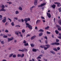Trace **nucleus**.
I'll return each mask as SVG.
<instances>
[{
	"mask_svg": "<svg viewBox=\"0 0 61 61\" xmlns=\"http://www.w3.org/2000/svg\"><path fill=\"white\" fill-rule=\"evenodd\" d=\"M26 23H27V22H25V24H26V25H28V27L30 29L32 30V29H33L32 26L31 25H29V24Z\"/></svg>",
	"mask_w": 61,
	"mask_h": 61,
	"instance_id": "nucleus-1",
	"label": "nucleus"
},
{
	"mask_svg": "<svg viewBox=\"0 0 61 61\" xmlns=\"http://www.w3.org/2000/svg\"><path fill=\"white\" fill-rule=\"evenodd\" d=\"M1 7L2 8L0 10V11H4L5 12V10L4 9H5V6L2 5V6Z\"/></svg>",
	"mask_w": 61,
	"mask_h": 61,
	"instance_id": "nucleus-2",
	"label": "nucleus"
},
{
	"mask_svg": "<svg viewBox=\"0 0 61 61\" xmlns=\"http://www.w3.org/2000/svg\"><path fill=\"white\" fill-rule=\"evenodd\" d=\"M24 56H25V55L24 54H22V55L21 54H18L17 55V57H20H20L21 58L23 57Z\"/></svg>",
	"mask_w": 61,
	"mask_h": 61,
	"instance_id": "nucleus-3",
	"label": "nucleus"
},
{
	"mask_svg": "<svg viewBox=\"0 0 61 61\" xmlns=\"http://www.w3.org/2000/svg\"><path fill=\"white\" fill-rule=\"evenodd\" d=\"M40 47H41V48H44V50H47L48 49L47 47H46L44 45L40 46Z\"/></svg>",
	"mask_w": 61,
	"mask_h": 61,
	"instance_id": "nucleus-4",
	"label": "nucleus"
},
{
	"mask_svg": "<svg viewBox=\"0 0 61 61\" xmlns=\"http://www.w3.org/2000/svg\"><path fill=\"white\" fill-rule=\"evenodd\" d=\"M31 19L30 18H26L24 20L25 21V22H27V21H30Z\"/></svg>",
	"mask_w": 61,
	"mask_h": 61,
	"instance_id": "nucleus-5",
	"label": "nucleus"
},
{
	"mask_svg": "<svg viewBox=\"0 0 61 61\" xmlns=\"http://www.w3.org/2000/svg\"><path fill=\"white\" fill-rule=\"evenodd\" d=\"M14 39V37H11V38H8V42H10V41H12V40Z\"/></svg>",
	"mask_w": 61,
	"mask_h": 61,
	"instance_id": "nucleus-6",
	"label": "nucleus"
},
{
	"mask_svg": "<svg viewBox=\"0 0 61 61\" xmlns=\"http://www.w3.org/2000/svg\"><path fill=\"white\" fill-rule=\"evenodd\" d=\"M6 17H4V19L2 20V22H3L4 23H5L6 22Z\"/></svg>",
	"mask_w": 61,
	"mask_h": 61,
	"instance_id": "nucleus-7",
	"label": "nucleus"
},
{
	"mask_svg": "<svg viewBox=\"0 0 61 61\" xmlns=\"http://www.w3.org/2000/svg\"><path fill=\"white\" fill-rule=\"evenodd\" d=\"M46 14H47V16L49 18H51V15L50 14L47 12L46 13Z\"/></svg>",
	"mask_w": 61,
	"mask_h": 61,
	"instance_id": "nucleus-8",
	"label": "nucleus"
},
{
	"mask_svg": "<svg viewBox=\"0 0 61 61\" xmlns=\"http://www.w3.org/2000/svg\"><path fill=\"white\" fill-rule=\"evenodd\" d=\"M36 35H34L32 36L30 38L31 40H33L36 38Z\"/></svg>",
	"mask_w": 61,
	"mask_h": 61,
	"instance_id": "nucleus-9",
	"label": "nucleus"
},
{
	"mask_svg": "<svg viewBox=\"0 0 61 61\" xmlns=\"http://www.w3.org/2000/svg\"><path fill=\"white\" fill-rule=\"evenodd\" d=\"M38 2L37 0H35L34 2V4L35 5H37V3Z\"/></svg>",
	"mask_w": 61,
	"mask_h": 61,
	"instance_id": "nucleus-10",
	"label": "nucleus"
},
{
	"mask_svg": "<svg viewBox=\"0 0 61 61\" xmlns=\"http://www.w3.org/2000/svg\"><path fill=\"white\" fill-rule=\"evenodd\" d=\"M57 7H60V6H61V5L60 4V3L59 2H58V3H57Z\"/></svg>",
	"mask_w": 61,
	"mask_h": 61,
	"instance_id": "nucleus-11",
	"label": "nucleus"
},
{
	"mask_svg": "<svg viewBox=\"0 0 61 61\" xmlns=\"http://www.w3.org/2000/svg\"><path fill=\"white\" fill-rule=\"evenodd\" d=\"M32 51L33 52H36L37 51V50L35 48H33L32 49Z\"/></svg>",
	"mask_w": 61,
	"mask_h": 61,
	"instance_id": "nucleus-12",
	"label": "nucleus"
},
{
	"mask_svg": "<svg viewBox=\"0 0 61 61\" xmlns=\"http://www.w3.org/2000/svg\"><path fill=\"white\" fill-rule=\"evenodd\" d=\"M46 5V3H43V4H41L40 6L41 7H42V6H43L44 5Z\"/></svg>",
	"mask_w": 61,
	"mask_h": 61,
	"instance_id": "nucleus-13",
	"label": "nucleus"
},
{
	"mask_svg": "<svg viewBox=\"0 0 61 61\" xmlns=\"http://www.w3.org/2000/svg\"><path fill=\"white\" fill-rule=\"evenodd\" d=\"M41 22V20H37L36 22V24H38V23H39L40 22Z\"/></svg>",
	"mask_w": 61,
	"mask_h": 61,
	"instance_id": "nucleus-14",
	"label": "nucleus"
},
{
	"mask_svg": "<svg viewBox=\"0 0 61 61\" xmlns=\"http://www.w3.org/2000/svg\"><path fill=\"white\" fill-rule=\"evenodd\" d=\"M55 32L56 34H57V35H58V33H59V32H58V30H56L55 31Z\"/></svg>",
	"mask_w": 61,
	"mask_h": 61,
	"instance_id": "nucleus-15",
	"label": "nucleus"
},
{
	"mask_svg": "<svg viewBox=\"0 0 61 61\" xmlns=\"http://www.w3.org/2000/svg\"><path fill=\"white\" fill-rule=\"evenodd\" d=\"M20 35V36H21V37H23V35L22 34H21V32H19Z\"/></svg>",
	"mask_w": 61,
	"mask_h": 61,
	"instance_id": "nucleus-16",
	"label": "nucleus"
},
{
	"mask_svg": "<svg viewBox=\"0 0 61 61\" xmlns=\"http://www.w3.org/2000/svg\"><path fill=\"white\" fill-rule=\"evenodd\" d=\"M43 35V33L42 32H41L39 34V36H41Z\"/></svg>",
	"mask_w": 61,
	"mask_h": 61,
	"instance_id": "nucleus-17",
	"label": "nucleus"
},
{
	"mask_svg": "<svg viewBox=\"0 0 61 61\" xmlns=\"http://www.w3.org/2000/svg\"><path fill=\"white\" fill-rule=\"evenodd\" d=\"M52 7L54 9V8L56 7V5L54 4H53L52 6Z\"/></svg>",
	"mask_w": 61,
	"mask_h": 61,
	"instance_id": "nucleus-18",
	"label": "nucleus"
},
{
	"mask_svg": "<svg viewBox=\"0 0 61 61\" xmlns=\"http://www.w3.org/2000/svg\"><path fill=\"white\" fill-rule=\"evenodd\" d=\"M58 22L61 26V20H60L58 21Z\"/></svg>",
	"mask_w": 61,
	"mask_h": 61,
	"instance_id": "nucleus-19",
	"label": "nucleus"
},
{
	"mask_svg": "<svg viewBox=\"0 0 61 61\" xmlns=\"http://www.w3.org/2000/svg\"><path fill=\"white\" fill-rule=\"evenodd\" d=\"M24 46H28L29 45L28 43H25L24 44Z\"/></svg>",
	"mask_w": 61,
	"mask_h": 61,
	"instance_id": "nucleus-20",
	"label": "nucleus"
},
{
	"mask_svg": "<svg viewBox=\"0 0 61 61\" xmlns=\"http://www.w3.org/2000/svg\"><path fill=\"white\" fill-rule=\"evenodd\" d=\"M49 28V26H47L45 28V29L46 30H48Z\"/></svg>",
	"mask_w": 61,
	"mask_h": 61,
	"instance_id": "nucleus-21",
	"label": "nucleus"
},
{
	"mask_svg": "<svg viewBox=\"0 0 61 61\" xmlns=\"http://www.w3.org/2000/svg\"><path fill=\"white\" fill-rule=\"evenodd\" d=\"M45 46H46L48 48H49V47H50V45H45Z\"/></svg>",
	"mask_w": 61,
	"mask_h": 61,
	"instance_id": "nucleus-22",
	"label": "nucleus"
},
{
	"mask_svg": "<svg viewBox=\"0 0 61 61\" xmlns=\"http://www.w3.org/2000/svg\"><path fill=\"white\" fill-rule=\"evenodd\" d=\"M19 51L22 52H24V50L23 49L22 50H19Z\"/></svg>",
	"mask_w": 61,
	"mask_h": 61,
	"instance_id": "nucleus-23",
	"label": "nucleus"
},
{
	"mask_svg": "<svg viewBox=\"0 0 61 61\" xmlns=\"http://www.w3.org/2000/svg\"><path fill=\"white\" fill-rule=\"evenodd\" d=\"M15 34L16 35H17L18 36V35H19V33H18V31H15Z\"/></svg>",
	"mask_w": 61,
	"mask_h": 61,
	"instance_id": "nucleus-24",
	"label": "nucleus"
},
{
	"mask_svg": "<svg viewBox=\"0 0 61 61\" xmlns=\"http://www.w3.org/2000/svg\"><path fill=\"white\" fill-rule=\"evenodd\" d=\"M44 31V30L42 29H40L39 30V32H43Z\"/></svg>",
	"mask_w": 61,
	"mask_h": 61,
	"instance_id": "nucleus-25",
	"label": "nucleus"
},
{
	"mask_svg": "<svg viewBox=\"0 0 61 61\" xmlns=\"http://www.w3.org/2000/svg\"><path fill=\"white\" fill-rule=\"evenodd\" d=\"M60 45V43L58 42H55V45Z\"/></svg>",
	"mask_w": 61,
	"mask_h": 61,
	"instance_id": "nucleus-26",
	"label": "nucleus"
},
{
	"mask_svg": "<svg viewBox=\"0 0 61 61\" xmlns=\"http://www.w3.org/2000/svg\"><path fill=\"white\" fill-rule=\"evenodd\" d=\"M15 14L17 15L18 14H19V12L18 11H16L15 12Z\"/></svg>",
	"mask_w": 61,
	"mask_h": 61,
	"instance_id": "nucleus-27",
	"label": "nucleus"
},
{
	"mask_svg": "<svg viewBox=\"0 0 61 61\" xmlns=\"http://www.w3.org/2000/svg\"><path fill=\"white\" fill-rule=\"evenodd\" d=\"M51 44V45H52V46H54V45H56V42H53V43H52Z\"/></svg>",
	"mask_w": 61,
	"mask_h": 61,
	"instance_id": "nucleus-28",
	"label": "nucleus"
},
{
	"mask_svg": "<svg viewBox=\"0 0 61 61\" xmlns=\"http://www.w3.org/2000/svg\"><path fill=\"white\" fill-rule=\"evenodd\" d=\"M25 30L24 29H23L22 30V33H24L25 32Z\"/></svg>",
	"mask_w": 61,
	"mask_h": 61,
	"instance_id": "nucleus-29",
	"label": "nucleus"
},
{
	"mask_svg": "<svg viewBox=\"0 0 61 61\" xmlns=\"http://www.w3.org/2000/svg\"><path fill=\"white\" fill-rule=\"evenodd\" d=\"M23 43L24 44H26L27 43V41H26L25 40H24Z\"/></svg>",
	"mask_w": 61,
	"mask_h": 61,
	"instance_id": "nucleus-30",
	"label": "nucleus"
},
{
	"mask_svg": "<svg viewBox=\"0 0 61 61\" xmlns=\"http://www.w3.org/2000/svg\"><path fill=\"white\" fill-rule=\"evenodd\" d=\"M30 46L32 47H34V45L33 44H30Z\"/></svg>",
	"mask_w": 61,
	"mask_h": 61,
	"instance_id": "nucleus-31",
	"label": "nucleus"
},
{
	"mask_svg": "<svg viewBox=\"0 0 61 61\" xmlns=\"http://www.w3.org/2000/svg\"><path fill=\"white\" fill-rule=\"evenodd\" d=\"M50 52H51V53H52V54H55V53L53 51H51Z\"/></svg>",
	"mask_w": 61,
	"mask_h": 61,
	"instance_id": "nucleus-32",
	"label": "nucleus"
},
{
	"mask_svg": "<svg viewBox=\"0 0 61 61\" xmlns=\"http://www.w3.org/2000/svg\"><path fill=\"white\" fill-rule=\"evenodd\" d=\"M56 26L57 28H58V27H60V26H59V25H56Z\"/></svg>",
	"mask_w": 61,
	"mask_h": 61,
	"instance_id": "nucleus-33",
	"label": "nucleus"
},
{
	"mask_svg": "<svg viewBox=\"0 0 61 61\" xmlns=\"http://www.w3.org/2000/svg\"><path fill=\"white\" fill-rule=\"evenodd\" d=\"M11 25L12 26H14V22H12L11 23Z\"/></svg>",
	"mask_w": 61,
	"mask_h": 61,
	"instance_id": "nucleus-34",
	"label": "nucleus"
},
{
	"mask_svg": "<svg viewBox=\"0 0 61 61\" xmlns=\"http://www.w3.org/2000/svg\"><path fill=\"white\" fill-rule=\"evenodd\" d=\"M16 55H13V57L14 58H15V57H16Z\"/></svg>",
	"mask_w": 61,
	"mask_h": 61,
	"instance_id": "nucleus-35",
	"label": "nucleus"
},
{
	"mask_svg": "<svg viewBox=\"0 0 61 61\" xmlns=\"http://www.w3.org/2000/svg\"><path fill=\"white\" fill-rule=\"evenodd\" d=\"M13 54H11L10 55L9 57H12V56H13Z\"/></svg>",
	"mask_w": 61,
	"mask_h": 61,
	"instance_id": "nucleus-36",
	"label": "nucleus"
},
{
	"mask_svg": "<svg viewBox=\"0 0 61 61\" xmlns=\"http://www.w3.org/2000/svg\"><path fill=\"white\" fill-rule=\"evenodd\" d=\"M19 9V10H22V8L21 7H20Z\"/></svg>",
	"mask_w": 61,
	"mask_h": 61,
	"instance_id": "nucleus-37",
	"label": "nucleus"
},
{
	"mask_svg": "<svg viewBox=\"0 0 61 61\" xmlns=\"http://www.w3.org/2000/svg\"><path fill=\"white\" fill-rule=\"evenodd\" d=\"M56 42H59V40H58V39H56Z\"/></svg>",
	"mask_w": 61,
	"mask_h": 61,
	"instance_id": "nucleus-38",
	"label": "nucleus"
},
{
	"mask_svg": "<svg viewBox=\"0 0 61 61\" xmlns=\"http://www.w3.org/2000/svg\"><path fill=\"white\" fill-rule=\"evenodd\" d=\"M8 25V22H6L5 24V25Z\"/></svg>",
	"mask_w": 61,
	"mask_h": 61,
	"instance_id": "nucleus-39",
	"label": "nucleus"
},
{
	"mask_svg": "<svg viewBox=\"0 0 61 61\" xmlns=\"http://www.w3.org/2000/svg\"><path fill=\"white\" fill-rule=\"evenodd\" d=\"M3 37L4 38H7V36H3Z\"/></svg>",
	"mask_w": 61,
	"mask_h": 61,
	"instance_id": "nucleus-40",
	"label": "nucleus"
},
{
	"mask_svg": "<svg viewBox=\"0 0 61 61\" xmlns=\"http://www.w3.org/2000/svg\"><path fill=\"white\" fill-rule=\"evenodd\" d=\"M46 32L47 34H51V32H49L48 31H47Z\"/></svg>",
	"mask_w": 61,
	"mask_h": 61,
	"instance_id": "nucleus-41",
	"label": "nucleus"
},
{
	"mask_svg": "<svg viewBox=\"0 0 61 61\" xmlns=\"http://www.w3.org/2000/svg\"><path fill=\"white\" fill-rule=\"evenodd\" d=\"M54 50H55V51H58L57 50V49L56 48H55L54 49Z\"/></svg>",
	"mask_w": 61,
	"mask_h": 61,
	"instance_id": "nucleus-42",
	"label": "nucleus"
},
{
	"mask_svg": "<svg viewBox=\"0 0 61 61\" xmlns=\"http://www.w3.org/2000/svg\"><path fill=\"white\" fill-rule=\"evenodd\" d=\"M41 57L40 56H38L37 57V59H41Z\"/></svg>",
	"mask_w": 61,
	"mask_h": 61,
	"instance_id": "nucleus-43",
	"label": "nucleus"
},
{
	"mask_svg": "<svg viewBox=\"0 0 61 61\" xmlns=\"http://www.w3.org/2000/svg\"><path fill=\"white\" fill-rule=\"evenodd\" d=\"M5 32L6 33H8V32H9V31H8L6 29L5 30Z\"/></svg>",
	"mask_w": 61,
	"mask_h": 61,
	"instance_id": "nucleus-44",
	"label": "nucleus"
},
{
	"mask_svg": "<svg viewBox=\"0 0 61 61\" xmlns=\"http://www.w3.org/2000/svg\"><path fill=\"white\" fill-rule=\"evenodd\" d=\"M45 42L46 44H47L48 43V41H47V40H46Z\"/></svg>",
	"mask_w": 61,
	"mask_h": 61,
	"instance_id": "nucleus-45",
	"label": "nucleus"
},
{
	"mask_svg": "<svg viewBox=\"0 0 61 61\" xmlns=\"http://www.w3.org/2000/svg\"><path fill=\"white\" fill-rule=\"evenodd\" d=\"M44 38L45 39H46V40H47V36H45V37Z\"/></svg>",
	"mask_w": 61,
	"mask_h": 61,
	"instance_id": "nucleus-46",
	"label": "nucleus"
},
{
	"mask_svg": "<svg viewBox=\"0 0 61 61\" xmlns=\"http://www.w3.org/2000/svg\"><path fill=\"white\" fill-rule=\"evenodd\" d=\"M57 49L58 50H59L60 49V48L59 47H58L57 48Z\"/></svg>",
	"mask_w": 61,
	"mask_h": 61,
	"instance_id": "nucleus-47",
	"label": "nucleus"
},
{
	"mask_svg": "<svg viewBox=\"0 0 61 61\" xmlns=\"http://www.w3.org/2000/svg\"><path fill=\"white\" fill-rule=\"evenodd\" d=\"M58 30H59V31H61V29L59 28H58Z\"/></svg>",
	"mask_w": 61,
	"mask_h": 61,
	"instance_id": "nucleus-48",
	"label": "nucleus"
},
{
	"mask_svg": "<svg viewBox=\"0 0 61 61\" xmlns=\"http://www.w3.org/2000/svg\"><path fill=\"white\" fill-rule=\"evenodd\" d=\"M32 7H31L30 8V10L31 11V12H32Z\"/></svg>",
	"mask_w": 61,
	"mask_h": 61,
	"instance_id": "nucleus-49",
	"label": "nucleus"
},
{
	"mask_svg": "<svg viewBox=\"0 0 61 61\" xmlns=\"http://www.w3.org/2000/svg\"><path fill=\"white\" fill-rule=\"evenodd\" d=\"M8 19L10 21V22H12V20H11V19H10V18H8Z\"/></svg>",
	"mask_w": 61,
	"mask_h": 61,
	"instance_id": "nucleus-50",
	"label": "nucleus"
},
{
	"mask_svg": "<svg viewBox=\"0 0 61 61\" xmlns=\"http://www.w3.org/2000/svg\"><path fill=\"white\" fill-rule=\"evenodd\" d=\"M41 18H42V19H45V18H44V17H43V16H42L41 17Z\"/></svg>",
	"mask_w": 61,
	"mask_h": 61,
	"instance_id": "nucleus-51",
	"label": "nucleus"
},
{
	"mask_svg": "<svg viewBox=\"0 0 61 61\" xmlns=\"http://www.w3.org/2000/svg\"><path fill=\"white\" fill-rule=\"evenodd\" d=\"M30 35H29V34H28L26 36V37H28V36H30Z\"/></svg>",
	"mask_w": 61,
	"mask_h": 61,
	"instance_id": "nucleus-52",
	"label": "nucleus"
},
{
	"mask_svg": "<svg viewBox=\"0 0 61 61\" xmlns=\"http://www.w3.org/2000/svg\"><path fill=\"white\" fill-rule=\"evenodd\" d=\"M1 43L2 44H4V41H1Z\"/></svg>",
	"mask_w": 61,
	"mask_h": 61,
	"instance_id": "nucleus-53",
	"label": "nucleus"
},
{
	"mask_svg": "<svg viewBox=\"0 0 61 61\" xmlns=\"http://www.w3.org/2000/svg\"><path fill=\"white\" fill-rule=\"evenodd\" d=\"M24 51H26L27 50V49H25V48H24Z\"/></svg>",
	"mask_w": 61,
	"mask_h": 61,
	"instance_id": "nucleus-54",
	"label": "nucleus"
},
{
	"mask_svg": "<svg viewBox=\"0 0 61 61\" xmlns=\"http://www.w3.org/2000/svg\"><path fill=\"white\" fill-rule=\"evenodd\" d=\"M7 36H11V34H8L7 35Z\"/></svg>",
	"mask_w": 61,
	"mask_h": 61,
	"instance_id": "nucleus-55",
	"label": "nucleus"
},
{
	"mask_svg": "<svg viewBox=\"0 0 61 61\" xmlns=\"http://www.w3.org/2000/svg\"><path fill=\"white\" fill-rule=\"evenodd\" d=\"M18 21H19V22H21V20L20 19H18Z\"/></svg>",
	"mask_w": 61,
	"mask_h": 61,
	"instance_id": "nucleus-56",
	"label": "nucleus"
},
{
	"mask_svg": "<svg viewBox=\"0 0 61 61\" xmlns=\"http://www.w3.org/2000/svg\"><path fill=\"white\" fill-rule=\"evenodd\" d=\"M58 38L60 39H61V36H59Z\"/></svg>",
	"mask_w": 61,
	"mask_h": 61,
	"instance_id": "nucleus-57",
	"label": "nucleus"
},
{
	"mask_svg": "<svg viewBox=\"0 0 61 61\" xmlns=\"http://www.w3.org/2000/svg\"><path fill=\"white\" fill-rule=\"evenodd\" d=\"M21 21L22 22H24V20H23V19H21Z\"/></svg>",
	"mask_w": 61,
	"mask_h": 61,
	"instance_id": "nucleus-58",
	"label": "nucleus"
},
{
	"mask_svg": "<svg viewBox=\"0 0 61 61\" xmlns=\"http://www.w3.org/2000/svg\"><path fill=\"white\" fill-rule=\"evenodd\" d=\"M35 6H33L32 7H31V8H35Z\"/></svg>",
	"mask_w": 61,
	"mask_h": 61,
	"instance_id": "nucleus-59",
	"label": "nucleus"
},
{
	"mask_svg": "<svg viewBox=\"0 0 61 61\" xmlns=\"http://www.w3.org/2000/svg\"><path fill=\"white\" fill-rule=\"evenodd\" d=\"M41 53L43 54H44V51H41Z\"/></svg>",
	"mask_w": 61,
	"mask_h": 61,
	"instance_id": "nucleus-60",
	"label": "nucleus"
},
{
	"mask_svg": "<svg viewBox=\"0 0 61 61\" xmlns=\"http://www.w3.org/2000/svg\"><path fill=\"white\" fill-rule=\"evenodd\" d=\"M2 17H3L2 15H0V18H2Z\"/></svg>",
	"mask_w": 61,
	"mask_h": 61,
	"instance_id": "nucleus-61",
	"label": "nucleus"
},
{
	"mask_svg": "<svg viewBox=\"0 0 61 61\" xmlns=\"http://www.w3.org/2000/svg\"><path fill=\"white\" fill-rule=\"evenodd\" d=\"M42 21H43V22H45L46 21H45V20H42Z\"/></svg>",
	"mask_w": 61,
	"mask_h": 61,
	"instance_id": "nucleus-62",
	"label": "nucleus"
},
{
	"mask_svg": "<svg viewBox=\"0 0 61 61\" xmlns=\"http://www.w3.org/2000/svg\"><path fill=\"white\" fill-rule=\"evenodd\" d=\"M61 7H60L58 9V10H60H60H61Z\"/></svg>",
	"mask_w": 61,
	"mask_h": 61,
	"instance_id": "nucleus-63",
	"label": "nucleus"
},
{
	"mask_svg": "<svg viewBox=\"0 0 61 61\" xmlns=\"http://www.w3.org/2000/svg\"><path fill=\"white\" fill-rule=\"evenodd\" d=\"M2 61H6V60L4 59L2 60Z\"/></svg>",
	"mask_w": 61,
	"mask_h": 61,
	"instance_id": "nucleus-64",
	"label": "nucleus"
}]
</instances>
